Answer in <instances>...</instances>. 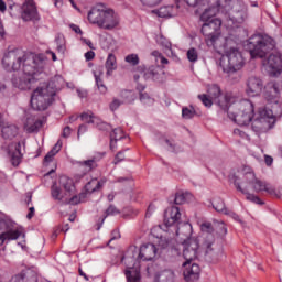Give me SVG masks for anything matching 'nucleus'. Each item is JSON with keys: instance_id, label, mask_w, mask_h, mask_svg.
Returning <instances> with one entry per match:
<instances>
[{"instance_id": "1", "label": "nucleus", "mask_w": 282, "mask_h": 282, "mask_svg": "<svg viewBox=\"0 0 282 282\" xmlns=\"http://www.w3.org/2000/svg\"><path fill=\"white\" fill-rule=\"evenodd\" d=\"M47 63V57L43 54L39 55H25V53L19 48H13L4 53L2 58V65L6 69H13L19 72L23 65V74H14L11 78L13 87L17 89L25 90L32 87V82L36 74H42Z\"/></svg>"}, {"instance_id": "2", "label": "nucleus", "mask_w": 282, "mask_h": 282, "mask_svg": "<svg viewBox=\"0 0 282 282\" xmlns=\"http://www.w3.org/2000/svg\"><path fill=\"white\" fill-rule=\"evenodd\" d=\"M245 65L246 58H243V54L238 48H229L226 56L221 57L219 62L220 69L231 83L241 80L239 72L243 69Z\"/></svg>"}, {"instance_id": "3", "label": "nucleus", "mask_w": 282, "mask_h": 282, "mask_svg": "<svg viewBox=\"0 0 282 282\" xmlns=\"http://www.w3.org/2000/svg\"><path fill=\"white\" fill-rule=\"evenodd\" d=\"M88 21L93 25H98L101 30H115L120 25V17L112 9L105 4H97L88 12Z\"/></svg>"}, {"instance_id": "4", "label": "nucleus", "mask_w": 282, "mask_h": 282, "mask_svg": "<svg viewBox=\"0 0 282 282\" xmlns=\"http://www.w3.org/2000/svg\"><path fill=\"white\" fill-rule=\"evenodd\" d=\"M58 86H56V77L51 79L47 84H44L33 90L31 96V107L34 111H45L52 102H54V96Z\"/></svg>"}, {"instance_id": "5", "label": "nucleus", "mask_w": 282, "mask_h": 282, "mask_svg": "<svg viewBox=\"0 0 282 282\" xmlns=\"http://www.w3.org/2000/svg\"><path fill=\"white\" fill-rule=\"evenodd\" d=\"M245 47L251 58H265L276 47V42L268 35L254 34L247 40Z\"/></svg>"}, {"instance_id": "6", "label": "nucleus", "mask_w": 282, "mask_h": 282, "mask_svg": "<svg viewBox=\"0 0 282 282\" xmlns=\"http://www.w3.org/2000/svg\"><path fill=\"white\" fill-rule=\"evenodd\" d=\"M234 111H227L228 118L239 124V127H247L248 123L252 122L254 118V104L250 100H242L235 104L232 107Z\"/></svg>"}, {"instance_id": "7", "label": "nucleus", "mask_w": 282, "mask_h": 282, "mask_svg": "<svg viewBox=\"0 0 282 282\" xmlns=\"http://www.w3.org/2000/svg\"><path fill=\"white\" fill-rule=\"evenodd\" d=\"M274 122H276L274 111L269 108H260L258 117L251 123V129L254 133H265L272 129Z\"/></svg>"}, {"instance_id": "8", "label": "nucleus", "mask_w": 282, "mask_h": 282, "mask_svg": "<svg viewBox=\"0 0 282 282\" xmlns=\"http://www.w3.org/2000/svg\"><path fill=\"white\" fill-rule=\"evenodd\" d=\"M200 32L205 36L207 45H215L221 36V21L214 18L209 22H204Z\"/></svg>"}, {"instance_id": "9", "label": "nucleus", "mask_w": 282, "mask_h": 282, "mask_svg": "<svg viewBox=\"0 0 282 282\" xmlns=\"http://www.w3.org/2000/svg\"><path fill=\"white\" fill-rule=\"evenodd\" d=\"M208 96L212 98V100L215 102V105H218L223 111H228L235 102V98L230 94H225L221 96V88L217 84H214L209 86L208 88Z\"/></svg>"}, {"instance_id": "10", "label": "nucleus", "mask_w": 282, "mask_h": 282, "mask_svg": "<svg viewBox=\"0 0 282 282\" xmlns=\"http://www.w3.org/2000/svg\"><path fill=\"white\" fill-rule=\"evenodd\" d=\"M228 6L231 7L228 17L232 23H243L248 19V7L243 0H229Z\"/></svg>"}, {"instance_id": "11", "label": "nucleus", "mask_w": 282, "mask_h": 282, "mask_svg": "<svg viewBox=\"0 0 282 282\" xmlns=\"http://www.w3.org/2000/svg\"><path fill=\"white\" fill-rule=\"evenodd\" d=\"M203 248H205V260L208 263H217L224 254V249L215 245V237L208 236L203 242Z\"/></svg>"}, {"instance_id": "12", "label": "nucleus", "mask_w": 282, "mask_h": 282, "mask_svg": "<svg viewBox=\"0 0 282 282\" xmlns=\"http://www.w3.org/2000/svg\"><path fill=\"white\" fill-rule=\"evenodd\" d=\"M21 235L25 237L23 231L12 227L10 220L0 219V246H3L6 241H15Z\"/></svg>"}, {"instance_id": "13", "label": "nucleus", "mask_w": 282, "mask_h": 282, "mask_svg": "<svg viewBox=\"0 0 282 282\" xmlns=\"http://www.w3.org/2000/svg\"><path fill=\"white\" fill-rule=\"evenodd\" d=\"M185 261L193 262L199 253V240L197 238L184 240L181 243Z\"/></svg>"}, {"instance_id": "14", "label": "nucleus", "mask_w": 282, "mask_h": 282, "mask_svg": "<svg viewBox=\"0 0 282 282\" xmlns=\"http://www.w3.org/2000/svg\"><path fill=\"white\" fill-rule=\"evenodd\" d=\"M245 178L247 180V184H252L253 191L256 193H261L262 191H265V193H269V195H274V187L270 186V184L257 178L254 173L249 172L245 174Z\"/></svg>"}, {"instance_id": "15", "label": "nucleus", "mask_w": 282, "mask_h": 282, "mask_svg": "<svg viewBox=\"0 0 282 282\" xmlns=\"http://www.w3.org/2000/svg\"><path fill=\"white\" fill-rule=\"evenodd\" d=\"M140 69H142L143 78L145 80H153L154 83H164L166 76L164 73V69L160 66H150V67H142L140 66Z\"/></svg>"}, {"instance_id": "16", "label": "nucleus", "mask_w": 282, "mask_h": 282, "mask_svg": "<svg viewBox=\"0 0 282 282\" xmlns=\"http://www.w3.org/2000/svg\"><path fill=\"white\" fill-rule=\"evenodd\" d=\"M10 163L12 166L17 167L21 162H23V153H21V142H11L6 149H4Z\"/></svg>"}, {"instance_id": "17", "label": "nucleus", "mask_w": 282, "mask_h": 282, "mask_svg": "<svg viewBox=\"0 0 282 282\" xmlns=\"http://www.w3.org/2000/svg\"><path fill=\"white\" fill-rule=\"evenodd\" d=\"M202 275V269L199 264L185 261L183 263V276L186 282H197Z\"/></svg>"}, {"instance_id": "18", "label": "nucleus", "mask_w": 282, "mask_h": 282, "mask_svg": "<svg viewBox=\"0 0 282 282\" xmlns=\"http://www.w3.org/2000/svg\"><path fill=\"white\" fill-rule=\"evenodd\" d=\"M21 10V19L23 21H40L41 17H39L34 1L28 0V2H23Z\"/></svg>"}, {"instance_id": "19", "label": "nucleus", "mask_w": 282, "mask_h": 282, "mask_svg": "<svg viewBox=\"0 0 282 282\" xmlns=\"http://www.w3.org/2000/svg\"><path fill=\"white\" fill-rule=\"evenodd\" d=\"M263 91V80L259 77H249L247 80V89L246 93L251 98H254V96H259Z\"/></svg>"}, {"instance_id": "20", "label": "nucleus", "mask_w": 282, "mask_h": 282, "mask_svg": "<svg viewBox=\"0 0 282 282\" xmlns=\"http://www.w3.org/2000/svg\"><path fill=\"white\" fill-rule=\"evenodd\" d=\"M263 65L269 68V72L273 74V76H278L281 74L282 69L281 55L270 54L269 57L263 62Z\"/></svg>"}, {"instance_id": "21", "label": "nucleus", "mask_w": 282, "mask_h": 282, "mask_svg": "<svg viewBox=\"0 0 282 282\" xmlns=\"http://www.w3.org/2000/svg\"><path fill=\"white\" fill-rule=\"evenodd\" d=\"M158 254V247L155 245L149 242L147 245H142L139 251V259L141 261H153Z\"/></svg>"}, {"instance_id": "22", "label": "nucleus", "mask_w": 282, "mask_h": 282, "mask_svg": "<svg viewBox=\"0 0 282 282\" xmlns=\"http://www.w3.org/2000/svg\"><path fill=\"white\" fill-rule=\"evenodd\" d=\"M264 97L269 102H279V98L281 96L279 84L271 82L264 87Z\"/></svg>"}, {"instance_id": "23", "label": "nucleus", "mask_w": 282, "mask_h": 282, "mask_svg": "<svg viewBox=\"0 0 282 282\" xmlns=\"http://www.w3.org/2000/svg\"><path fill=\"white\" fill-rule=\"evenodd\" d=\"M191 235H193V226L188 223L181 224L176 229V237L178 239V243H182V241L195 239L191 237Z\"/></svg>"}, {"instance_id": "24", "label": "nucleus", "mask_w": 282, "mask_h": 282, "mask_svg": "<svg viewBox=\"0 0 282 282\" xmlns=\"http://www.w3.org/2000/svg\"><path fill=\"white\" fill-rule=\"evenodd\" d=\"M217 12H224L221 0L217 1V7H209L208 9H205L204 12L200 14V21H203V23H208L213 21V19H215L213 17H216Z\"/></svg>"}, {"instance_id": "25", "label": "nucleus", "mask_w": 282, "mask_h": 282, "mask_svg": "<svg viewBox=\"0 0 282 282\" xmlns=\"http://www.w3.org/2000/svg\"><path fill=\"white\" fill-rule=\"evenodd\" d=\"M237 180H239V177L234 176V186L236 187L237 191L242 193V195H247V199L249 202H252L253 204H259V206H263V204H265L261 200V198H259V196H257L254 194H250V193H248V191L243 189L241 187V184H239V182H237Z\"/></svg>"}, {"instance_id": "26", "label": "nucleus", "mask_w": 282, "mask_h": 282, "mask_svg": "<svg viewBox=\"0 0 282 282\" xmlns=\"http://www.w3.org/2000/svg\"><path fill=\"white\" fill-rule=\"evenodd\" d=\"M180 8V4H176L175 7L173 6H166V7H161L158 10H154V14H158L161 19H171V17H175L177 14L175 10Z\"/></svg>"}, {"instance_id": "27", "label": "nucleus", "mask_w": 282, "mask_h": 282, "mask_svg": "<svg viewBox=\"0 0 282 282\" xmlns=\"http://www.w3.org/2000/svg\"><path fill=\"white\" fill-rule=\"evenodd\" d=\"M41 127H43V121L41 119H35L34 117L26 118L24 128L28 131V133H36V131H39Z\"/></svg>"}, {"instance_id": "28", "label": "nucleus", "mask_w": 282, "mask_h": 282, "mask_svg": "<svg viewBox=\"0 0 282 282\" xmlns=\"http://www.w3.org/2000/svg\"><path fill=\"white\" fill-rule=\"evenodd\" d=\"M1 133L4 140H13L19 134V128L14 124L4 126L1 129Z\"/></svg>"}, {"instance_id": "29", "label": "nucleus", "mask_w": 282, "mask_h": 282, "mask_svg": "<svg viewBox=\"0 0 282 282\" xmlns=\"http://www.w3.org/2000/svg\"><path fill=\"white\" fill-rule=\"evenodd\" d=\"M166 254L171 259L180 257V254H182V242H177L174 240V242L167 247Z\"/></svg>"}, {"instance_id": "30", "label": "nucleus", "mask_w": 282, "mask_h": 282, "mask_svg": "<svg viewBox=\"0 0 282 282\" xmlns=\"http://www.w3.org/2000/svg\"><path fill=\"white\" fill-rule=\"evenodd\" d=\"M124 139V132L120 128H116L110 133V149L113 151L116 149V144L118 140Z\"/></svg>"}, {"instance_id": "31", "label": "nucleus", "mask_w": 282, "mask_h": 282, "mask_svg": "<svg viewBox=\"0 0 282 282\" xmlns=\"http://www.w3.org/2000/svg\"><path fill=\"white\" fill-rule=\"evenodd\" d=\"M126 279L128 282H140V269L128 267L126 270Z\"/></svg>"}, {"instance_id": "32", "label": "nucleus", "mask_w": 282, "mask_h": 282, "mask_svg": "<svg viewBox=\"0 0 282 282\" xmlns=\"http://www.w3.org/2000/svg\"><path fill=\"white\" fill-rule=\"evenodd\" d=\"M181 217H182V214L180 213V207H172L170 218L167 220L166 219L164 220L165 226L169 228L174 224H177Z\"/></svg>"}, {"instance_id": "33", "label": "nucleus", "mask_w": 282, "mask_h": 282, "mask_svg": "<svg viewBox=\"0 0 282 282\" xmlns=\"http://www.w3.org/2000/svg\"><path fill=\"white\" fill-rule=\"evenodd\" d=\"M174 276H175V273L173 272V270H165V271H162V272L158 273L154 276V282L173 281Z\"/></svg>"}, {"instance_id": "34", "label": "nucleus", "mask_w": 282, "mask_h": 282, "mask_svg": "<svg viewBox=\"0 0 282 282\" xmlns=\"http://www.w3.org/2000/svg\"><path fill=\"white\" fill-rule=\"evenodd\" d=\"M105 184V181H98L97 178H93L85 186L86 193H96V191H100Z\"/></svg>"}, {"instance_id": "35", "label": "nucleus", "mask_w": 282, "mask_h": 282, "mask_svg": "<svg viewBox=\"0 0 282 282\" xmlns=\"http://www.w3.org/2000/svg\"><path fill=\"white\" fill-rule=\"evenodd\" d=\"M119 96L123 105H131L135 100V93L132 90H121Z\"/></svg>"}, {"instance_id": "36", "label": "nucleus", "mask_w": 282, "mask_h": 282, "mask_svg": "<svg viewBox=\"0 0 282 282\" xmlns=\"http://www.w3.org/2000/svg\"><path fill=\"white\" fill-rule=\"evenodd\" d=\"M117 65H116V55L113 54H109L106 61V74L108 76H111V74H113L115 69H117Z\"/></svg>"}, {"instance_id": "37", "label": "nucleus", "mask_w": 282, "mask_h": 282, "mask_svg": "<svg viewBox=\"0 0 282 282\" xmlns=\"http://www.w3.org/2000/svg\"><path fill=\"white\" fill-rule=\"evenodd\" d=\"M59 184L61 186H63L64 191L66 193H72L73 188H74V181L67 176H62L59 178Z\"/></svg>"}, {"instance_id": "38", "label": "nucleus", "mask_w": 282, "mask_h": 282, "mask_svg": "<svg viewBox=\"0 0 282 282\" xmlns=\"http://www.w3.org/2000/svg\"><path fill=\"white\" fill-rule=\"evenodd\" d=\"M158 43H159V45H161L162 47H164L165 53L167 54V56L173 55L172 44H171V42H170L169 40H166V37H164V36L161 35V36L158 39Z\"/></svg>"}, {"instance_id": "39", "label": "nucleus", "mask_w": 282, "mask_h": 282, "mask_svg": "<svg viewBox=\"0 0 282 282\" xmlns=\"http://www.w3.org/2000/svg\"><path fill=\"white\" fill-rule=\"evenodd\" d=\"M213 208L217 210V213H223L224 215H228V209L226 208V203H224V199L216 198L213 203Z\"/></svg>"}, {"instance_id": "40", "label": "nucleus", "mask_w": 282, "mask_h": 282, "mask_svg": "<svg viewBox=\"0 0 282 282\" xmlns=\"http://www.w3.org/2000/svg\"><path fill=\"white\" fill-rule=\"evenodd\" d=\"M173 243H175V239L166 238L164 236H161L158 241V246L159 248H161V250H167L169 247L172 246Z\"/></svg>"}, {"instance_id": "41", "label": "nucleus", "mask_w": 282, "mask_h": 282, "mask_svg": "<svg viewBox=\"0 0 282 282\" xmlns=\"http://www.w3.org/2000/svg\"><path fill=\"white\" fill-rule=\"evenodd\" d=\"M61 147L62 144L59 142H57L51 151L47 152V154L44 158V162H52V160H54V155H56V153H58V151H61Z\"/></svg>"}, {"instance_id": "42", "label": "nucleus", "mask_w": 282, "mask_h": 282, "mask_svg": "<svg viewBox=\"0 0 282 282\" xmlns=\"http://www.w3.org/2000/svg\"><path fill=\"white\" fill-rule=\"evenodd\" d=\"M214 230H216L217 235L220 237H226L228 235V228H226V224L216 221L214 223Z\"/></svg>"}, {"instance_id": "43", "label": "nucleus", "mask_w": 282, "mask_h": 282, "mask_svg": "<svg viewBox=\"0 0 282 282\" xmlns=\"http://www.w3.org/2000/svg\"><path fill=\"white\" fill-rule=\"evenodd\" d=\"M170 202H174L176 206L186 204V194L178 192L175 194V196H172V199L170 198Z\"/></svg>"}, {"instance_id": "44", "label": "nucleus", "mask_w": 282, "mask_h": 282, "mask_svg": "<svg viewBox=\"0 0 282 282\" xmlns=\"http://www.w3.org/2000/svg\"><path fill=\"white\" fill-rule=\"evenodd\" d=\"M78 164H79V166H85L86 171H88V172L94 171V169H96L98 166V164H96L95 159L79 161Z\"/></svg>"}, {"instance_id": "45", "label": "nucleus", "mask_w": 282, "mask_h": 282, "mask_svg": "<svg viewBox=\"0 0 282 282\" xmlns=\"http://www.w3.org/2000/svg\"><path fill=\"white\" fill-rule=\"evenodd\" d=\"M94 76H95L97 89L100 91V94H107V86L102 82V78H100V75L94 73Z\"/></svg>"}, {"instance_id": "46", "label": "nucleus", "mask_w": 282, "mask_h": 282, "mask_svg": "<svg viewBox=\"0 0 282 282\" xmlns=\"http://www.w3.org/2000/svg\"><path fill=\"white\" fill-rule=\"evenodd\" d=\"M202 232H207V235H213L215 232V225L210 221H204L200 224Z\"/></svg>"}, {"instance_id": "47", "label": "nucleus", "mask_w": 282, "mask_h": 282, "mask_svg": "<svg viewBox=\"0 0 282 282\" xmlns=\"http://www.w3.org/2000/svg\"><path fill=\"white\" fill-rule=\"evenodd\" d=\"M51 195L53 199H57L58 202L63 200V196H61V187L54 183L51 187Z\"/></svg>"}, {"instance_id": "48", "label": "nucleus", "mask_w": 282, "mask_h": 282, "mask_svg": "<svg viewBox=\"0 0 282 282\" xmlns=\"http://www.w3.org/2000/svg\"><path fill=\"white\" fill-rule=\"evenodd\" d=\"M198 99L203 102V105L205 107H207L208 109H210V107H213V102H215L213 100V98H210V96L206 95V94H202L198 95Z\"/></svg>"}, {"instance_id": "49", "label": "nucleus", "mask_w": 282, "mask_h": 282, "mask_svg": "<svg viewBox=\"0 0 282 282\" xmlns=\"http://www.w3.org/2000/svg\"><path fill=\"white\" fill-rule=\"evenodd\" d=\"M182 116L185 120H191L192 118H195V108H188V107H184L182 109Z\"/></svg>"}, {"instance_id": "50", "label": "nucleus", "mask_w": 282, "mask_h": 282, "mask_svg": "<svg viewBox=\"0 0 282 282\" xmlns=\"http://www.w3.org/2000/svg\"><path fill=\"white\" fill-rule=\"evenodd\" d=\"M110 215H120V212L115 205H110L106 212H105V217L101 219V224H105V219L109 217Z\"/></svg>"}, {"instance_id": "51", "label": "nucleus", "mask_w": 282, "mask_h": 282, "mask_svg": "<svg viewBox=\"0 0 282 282\" xmlns=\"http://www.w3.org/2000/svg\"><path fill=\"white\" fill-rule=\"evenodd\" d=\"M25 279H28V271H22L21 273L13 275L9 282H25Z\"/></svg>"}, {"instance_id": "52", "label": "nucleus", "mask_w": 282, "mask_h": 282, "mask_svg": "<svg viewBox=\"0 0 282 282\" xmlns=\"http://www.w3.org/2000/svg\"><path fill=\"white\" fill-rule=\"evenodd\" d=\"M126 63H129L130 65L135 67V65L140 64V57H138V54H130L126 56Z\"/></svg>"}, {"instance_id": "53", "label": "nucleus", "mask_w": 282, "mask_h": 282, "mask_svg": "<svg viewBox=\"0 0 282 282\" xmlns=\"http://www.w3.org/2000/svg\"><path fill=\"white\" fill-rule=\"evenodd\" d=\"M82 122H86V124H94V115L93 113H87V112H83L79 116Z\"/></svg>"}, {"instance_id": "54", "label": "nucleus", "mask_w": 282, "mask_h": 282, "mask_svg": "<svg viewBox=\"0 0 282 282\" xmlns=\"http://www.w3.org/2000/svg\"><path fill=\"white\" fill-rule=\"evenodd\" d=\"M185 3L191 8H202V6H206V0H185Z\"/></svg>"}, {"instance_id": "55", "label": "nucleus", "mask_w": 282, "mask_h": 282, "mask_svg": "<svg viewBox=\"0 0 282 282\" xmlns=\"http://www.w3.org/2000/svg\"><path fill=\"white\" fill-rule=\"evenodd\" d=\"M187 58L191 63H196L198 55H197V50L195 48H189L187 51Z\"/></svg>"}, {"instance_id": "56", "label": "nucleus", "mask_w": 282, "mask_h": 282, "mask_svg": "<svg viewBox=\"0 0 282 282\" xmlns=\"http://www.w3.org/2000/svg\"><path fill=\"white\" fill-rule=\"evenodd\" d=\"M142 6H147L148 8H155V6H160L162 0H140Z\"/></svg>"}, {"instance_id": "57", "label": "nucleus", "mask_w": 282, "mask_h": 282, "mask_svg": "<svg viewBox=\"0 0 282 282\" xmlns=\"http://www.w3.org/2000/svg\"><path fill=\"white\" fill-rule=\"evenodd\" d=\"M80 199H85V193L79 194V196H77V195L73 196L69 199L68 204H70L72 206H76V205L80 204Z\"/></svg>"}, {"instance_id": "58", "label": "nucleus", "mask_w": 282, "mask_h": 282, "mask_svg": "<svg viewBox=\"0 0 282 282\" xmlns=\"http://www.w3.org/2000/svg\"><path fill=\"white\" fill-rule=\"evenodd\" d=\"M121 105H124L122 100L118 98H113L112 102L110 104V111H116L120 108Z\"/></svg>"}, {"instance_id": "59", "label": "nucleus", "mask_w": 282, "mask_h": 282, "mask_svg": "<svg viewBox=\"0 0 282 282\" xmlns=\"http://www.w3.org/2000/svg\"><path fill=\"white\" fill-rule=\"evenodd\" d=\"M124 160V152L119 151L113 160V164H120V162H122Z\"/></svg>"}, {"instance_id": "60", "label": "nucleus", "mask_w": 282, "mask_h": 282, "mask_svg": "<svg viewBox=\"0 0 282 282\" xmlns=\"http://www.w3.org/2000/svg\"><path fill=\"white\" fill-rule=\"evenodd\" d=\"M116 239H120V231L118 229L112 230L111 238L108 241L107 246H109V243H111V241H116Z\"/></svg>"}, {"instance_id": "61", "label": "nucleus", "mask_w": 282, "mask_h": 282, "mask_svg": "<svg viewBox=\"0 0 282 282\" xmlns=\"http://www.w3.org/2000/svg\"><path fill=\"white\" fill-rule=\"evenodd\" d=\"M99 131H109L111 129V126L107 122H100L98 124Z\"/></svg>"}, {"instance_id": "62", "label": "nucleus", "mask_w": 282, "mask_h": 282, "mask_svg": "<svg viewBox=\"0 0 282 282\" xmlns=\"http://www.w3.org/2000/svg\"><path fill=\"white\" fill-rule=\"evenodd\" d=\"M63 41L61 37L56 39V43H57V52H65V44H63Z\"/></svg>"}, {"instance_id": "63", "label": "nucleus", "mask_w": 282, "mask_h": 282, "mask_svg": "<svg viewBox=\"0 0 282 282\" xmlns=\"http://www.w3.org/2000/svg\"><path fill=\"white\" fill-rule=\"evenodd\" d=\"M87 124L83 123L78 127L77 138H80L82 133H87Z\"/></svg>"}, {"instance_id": "64", "label": "nucleus", "mask_w": 282, "mask_h": 282, "mask_svg": "<svg viewBox=\"0 0 282 282\" xmlns=\"http://www.w3.org/2000/svg\"><path fill=\"white\" fill-rule=\"evenodd\" d=\"M86 61H94L96 58V53L94 51H88L85 53Z\"/></svg>"}]
</instances>
